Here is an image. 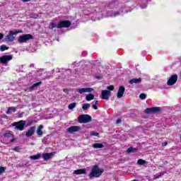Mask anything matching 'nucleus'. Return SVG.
<instances>
[{"mask_svg":"<svg viewBox=\"0 0 181 181\" xmlns=\"http://www.w3.org/2000/svg\"><path fill=\"white\" fill-rule=\"evenodd\" d=\"M103 173H104V169L99 168L98 165H93L89 173V177H100Z\"/></svg>","mask_w":181,"mask_h":181,"instance_id":"obj_1","label":"nucleus"},{"mask_svg":"<svg viewBox=\"0 0 181 181\" xmlns=\"http://www.w3.org/2000/svg\"><path fill=\"white\" fill-rule=\"evenodd\" d=\"M91 119V116H90L89 115H81L78 118L79 124H87L88 122H90Z\"/></svg>","mask_w":181,"mask_h":181,"instance_id":"obj_2","label":"nucleus"},{"mask_svg":"<svg viewBox=\"0 0 181 181\" xmlns=\"http://www.w3.org/2000/svg\"><path fill=\"white\" fill-rule=\"evenodd\" d=\"M18 33H21V32L20 31L13 32L12 30H10L8 35H7L5 37L4 40H6V42H13V40H15V36H16Z\"/></svg>","mask_w":181,"mask_h":181,"instance_id":"obj_3","label":"nucleus"},{"mask_svg":"<svg viewBox=\"0 0 181 181\" xmlns=\"http://www.w3.org/2000/svg\"><path fill=\"white\" fill-rule=\"evenodd\" d=\"M12 125L13 127H16L18 131H23L25 129V125H26V122L25 120H20L17 122H13Z\"/></svg>","mask_w":181,"mask_h":181,"instance_id":"obj_4","label":"nucleus"},{"mask_svg":"<svg viewBox=\"0 0 181 181\" xmlns=\"http://www.w3.org/2000/svg\"><path fill=\"white\" fill-rule=\"evenodd\" d=\"M33 39V36L30 34H26L23 35L19 37L18 42L19 43H25V42H28V40H30Z\"/></svg>","mask_w":181,"mask_h":181,"instance_id":"obj_5","label":"nucleus"},{"mask_svg":"<svg viewBox=\"0 0 181 181\" xmlns=\"http://www.w3.org/2000/svg\"><path fill=\"white\" fill-rule=\"evenodd\" d=\"M160 112V107H153L147 108L145 110L146 114H156V112Z\"/></svg>","mask_w":181,"mask_h":181,"instance_id":"obj_6","label":"nucleus"},{"mask_svg":"<svg viewBox=\"0 0 181 181\" xmlns=\"http://www.w3.org/2000/svg\"><path fill=\"white\" fill-rule=\"evenodd\" d=\"M71 25V22H70L69 21H59V23H58L57 28L59 29L62 28H70Z\"/></svg>","mask_w":181,"mask_h":181,"instance_id":"obj_7","label":"nucleus"},{"mask_svg":"<svg viewBox=\"0 0 181 181\" xmlns=\"http://www.w3.org/2000/svg\"><path fill=\"white\" fill-rule=\"evenodd\" d=\"M13 59V56L12 55H4L0 57V62L3 63V64H6L8 62H11Z\"/></svg>","mask_w":181,"mask_h":181,"instance_id":"obj_8","label":"nucleus"},{"mask_svg":"<svg viewBox=\"0 0 181 181\" xmlns=\"http://www.w3.org/2000/svg\"><path fill=\"white\" fill-rule=\"evenodd\" d=\"M176 81H177V74H174L168 79L167 84L168 86H173L174 84H176Z\"/></svg>","mask_w":181,"mask_h":181,"instance_id":"obj_9","label":"nucleus"},{"mask_svg":"<svg viewBox=\"0 0 181 181\" xmlns=\"http://www.w3.org/2000/svg\"><path fill=\"white\" fill-rule=\"evenodd\" d=\"M81 128L78 126H72L66 129V132L69 134H74V132H78Z\"/></svg>","mask_w":181,"mask_h":181,"instance_id":"obj_10","label":"nucleus"},{"mask_svg":"<svg viewBox=\"0 0 181 181\" xmlns=\"http://www.w3.org/2000/svg\"><path fill=\"white\" fill-rule=\"evenodd\" d=\"M110 97H111V91L103 90H102V97L103 100H110Z\"/></svg>","mask_w":181,"mask_h":181,"instance_id":"obj_11","label":"nucleus"},{"mask_svg":"<svg viewBox=\"0 0 181 181\" xmlns=\"http://www.w3.org/2000/svg\"><path fill=\"white\" fill-rule=\"evenodd\" d=\"M94 89L92 88H82L77 90L79 94H84L85 93H91Z\"/></svg>","mask_w":181,"mask_h":181,"instance_id":"obj_12","label":"nucleus"},{"mask_svg":"<svg viewBox=\"0 0 181 181\" xmlns=\"http://www.w3.org/2000/svg\"><path fill=\"white\" fill-rule=\"evenodd\" d=\"M53 156H54V153H45L42 154L44 160H49V159H52Z\"/></svg>","mask_w":181,"mask_h":181,"instance_id":"obj_13","label":"nucleus"},{"mask_svg":"<svg viewBox=\"0 0 181 181\" xmlns=\"http://www.w3.org/2000/svg\"><path fill=\"white\" fill-rule=\"evenodd\" d=\"M35 131H36V127L33 126L30 127L26 132L25 136L29 138L30 136H32L33 134H35Z\"/></svg>","mask_w":181,"mask_h":181,"instance_id":"obj_14","label":"nucleus"},{"mask_svg":"<svg viewBox=\"0 0 181 181\" xmlns=\"http://www.w3.org/2000/svg\"><path fill=\"white\" fill-rule=\"evenodd\" d=\"M124 93H125V87L119 86L117 92V98H122Z\"/></svg>","mask_w":181,"mask_h":181,"instance_id":"obj_15","label":"nucleus"},{"mask_svg":"<svg viewBox=\"0 0 181 181\" xmlns=\"http://www.w3.org/2000/svg\"><path fill=\"white\" fill-rule=\"evenodd\" d=\"M129 84H139L140 83H142V78H132L129 81Z\"/></svg>","mask_w":181,"mask_h":181,"instance_id":"obj_16","label":"nucleus"},{"mask_svg":"<svg viewBox=\"0 0 181 181\" xmlns=\"http://www.w3.org/2000/svg\"><path fill=\"white\" fill-rule=\"evenodd\" d=\"M93 148L95 149H103V148H104V144L101 143H95L93 145Z\"/></svg>","mask_w":181,"mask_h":181,"instance_id":"obj_17","label":"nucleus"},{"mask_svg":"<svg viewBox=\"0 0 181 181\" xmlns=\"http://www.w3.org/2000/svg\"><path fill=\"white\" fill-rule=\"evenodd\" d=\"M86 169H79L74 171V175H85Z\"/></svg>","mask_w":181,"mask_h":181,"instance_id":"obj_18","label":"nucleus"},{"mask_svg":"<svg viewBox=\"0 0 181 181\" xmlns=\"http://www.w3.org/2000/svg\"><path fill=\"white\" fill-rule=\"evenodd\" d=\"M43 125H40L37 129V135H39L40 136H42L43 135Z\"/></svg>","mask_w":181,"mask_h":181,"instance_id":"obj_19","label":"nucleus"},{"mask_svg":"<svg viewBox=\"0 0 181 181\" xmlns=\"http://www.w3.org/2000/svg\"><path fill=\"white\" fill-rule=\"evenodd\" d=\"M41 158L42 155H40V153L30 156V159H31V160H37V159H40Z\"/></svg>","mask_w":181,"mask_h":181,"instance_id":"obj_20","label":"nucleus"},{"mask_svg":"<svg viewBox=\"0 0 181 181\" xmlns=\"http://www.w3.org/2000/svg\"><path fill=\"white\" fill-rule=\"evenodd\" d=\"M16 112V108L15 107H9L7 110L6 114H12V112Z\"/></svg>","mask_w":181,"mask_h":181,"instance_id":"obj_21","label":"nucleus"},{"mask_svg":"<svg viewBox=\"0 0 181 181\" xmlns=\"http://www.w3.org/2000/svg\"><path fill=\"white\" fill-rule=\"evenodd\" d=\"M86 101H91V100H94V95L92 93H89V94L86 95Z\"/></svg>","mask_w":181,"mask_h":181,"instance_id":"obj_22","label":"nucleus"},{"mask_svg":"<svg viewBox=\"0 0 181 181\" xmlns=\"http://www.w3.org/2000/svg\"><path fill=\"white\" fill-rule=\"evenodd\" d=\"M136 148L130 147L127 150V153H133L134 152H136Z\"/></svg>","mask_w":181,"mask_h":181,"instance_id":"obj_23","label":"nucleus"},{"mask_svg":"<svg viewBox=\"0 0 181 181\" xmlns=\"http://www.w3.org/2000/svg\"><path fill=\"white\" fill-rule=\"evenodd\" d=\"M137 163L139 165H141L144 166V165H146V161L145 160H143V159H139L137 160Z\"/></svg>","mask_w":181,"mask_h":181,"instance_id":"obj_24","label":"nucleus"},{"mask_svg":"<svg viewBox=\"0 0 181 181\" xmlns=\"http://www.w3.org/2000/svg\"><path fill=\"white\" fill-rule=\"evenodd\" d=\"M42 84V82L40 81L38 83H34L32 86L30 87V90H33V88H36V87H39V86Z\"/></svg>","mask_w":181,"mask_h":181,"instance_id":"obj_25","label":"nucleus"},{"mask_svg":"<svg viewBox=\"0 0 181 181\" xmlns=\"http://www.w3.org/2000/svg\"><path fill=\"white\" fill-rule=\"evenodd\" d=\"M90 107V103H86L82 106V109L83 110V111H86V110H88Z\"/></svg>","mask_w":181,"mask_h":181,"instance_id":"obj_26","label":"nucleus"},{"mask_svg":"<svg viewBox=\"0 0 181 181\" xmlns=\"http://www.w3.org/2000/svg\"><path fill=\"white\" fill-rule=\"evenodd\" d=\"M76 105H77V103H71L68 106V108H69V110H73L74 108H76Z\"/></svg>","mask_w":181,"mask_h":181,"instance_id":"obj_27","label":"nucleus"},{"mask_svg":"<svg viewBox=\"0 0 181 181\" xmlns=\"http://www.w3.org/2000/svg\"><path fill=\"white\" fill-rule=\"evenodd\" d=\"M8 49H9L8 47H6V45H2L1 47H0V50L1 52H5V50H8Z\"/></svg>","mask_w":181,"mask_h":181,"instance_id":"obj_28","label":"nucleus"},{"mask_svg":"<svg viewBox=\"0 0 181 181\" xmlns=\"http://www.w3.org/2000/svg\"><path fill=\"white\" fill-rule=\"evenodd\" d=\"M54 28H57V24L54 23H51L49 25V29L53 30Z\"/></svg>","mask_w":181,"mask_h":181,"instance_id":"obj_29","label":"nucleus"},{"mask_svg":"<svg viewBox=\"0 0 181 181\" xmlns=\"http://www.w3.org/2000/svg\"><path fill=\"white\" fill-rule=\"evenodd\" d=\"M139 98L141 100H145L146 98V94L141 93L140 95H139Z\"/></svg>","mask_w":181,"mask_h":181,"instance_id":"obj_30","label":"nucleus"},{"mask_svg":"<svg viewBox=\"0 0 181 181\" xmlns=\"http://www.w3.org/2000/svg\"><path fill=\"white\" fill-rule=\"evenodd\" d=\"M118 15H119V12H113L110 16H112V18L115 17V16H118Z\"/></svg>","mask_w":181,"mask_h":181,"instance_id":"obj_31","label":"nucleus"},{"mask_svg":"<svg viewBox=\"0 0 181 181\" xmlns=\"http://www.w3.org/2000/svg\"><path fill=\"white\" fill-rule=\"evenodd\" d=\"M4 136H6V138H11V136H12V134L6 133V134H4Z\"/></svg>","mask_w":181,"mask_h":181,"instance_id":"obj_32","label":"nucleus"},{"mask_svg":"<svg viewBox=\"0 0 181 181\" xmlns=\"http://www.w3.org/2000/svg\"><path fill=\"white\" fill-rule=\"evenodd\" d=\"M107 90H109L110 91H112V90H114V86L110 85L109 86L107 87Z\"/></svg>","mask_w":181,"mask_h":181,"instance_id":"obj_33","label":"nucleus"},{"mask_svg":"<svg viewBox=\"0 0 181 181\" xmlns=\"http://www.w3.org/2000/svg\"><path fill=\"white\" fill-rule=\"evenodd\" d=\"M163 176V173H160L159 175L155 176V179H159V177H162Z\"/></svg>","mask_w":181,"mask_h":181,"instance_id":"obj_34","label":"nucleus"},{"mask_svg":"<svg viewBox=\"0 0 181 181\" xmlns=\"http://www.w3.org/2000/svg\"><path fill=\"white\" fill-rule=\"evenodd\" d=\"M4 172H5V168L0 167V175H1V173H4Z\"/></svg>","mask_w":181,"mask_h":181,"instance_id":"obj_35","label":"nucleus"},{"mask_svg":"<svg viewBox=\"0 0 181 181\" xmlns=\"http://www.w3.org/2000/svg\"><path fill=\"white\" fill-rule=\"evenodd\" d=\"M90 135L92 136H98L99 134L98 133H95V132H91Z\"/></svg>","mask_w":181,"mask_h":181,"instance_id":"obj_36","label":"nucleus"},{"mask_svg":"<svg viewBox=\"0 0 181 181\" xmlns=\"http://www.w3.org/2000/svg\"><path fill=\"white\" fill-rule=\"evenodd\" d=\"M20 150H21V148L19 147H16L13 148V151H15L16 152H19Z\"/></svg>","mask_w":181,"mask_h":181,"instance_id":"obj_37","label":"nucleus"},{"mask_svg":"<svg viewBox=\"0 0 181 181\" xmlns=\"http://www.w3.org/2000/svg\"><path fill=\"white\" fill-rule=\"evenodd\" d=\"M92 107L93 108V110H98V107H97V105H93L92 106Z\"/></svg>","mask_w":181,"mask_h":181,"instance_id":"obj_38","label":"nucleus"},{"mask_svg":"<svg viewBox=\"0 0 181 181\" xmlns=\"http://www.w3.org/2000/svg\"><path fill=\"white\" fill-rule=\"evenodd\" d=\"M4 39V34L0 33V40H2Z\"/></svg>","mask_w":181,"mask_h":181,"instance_id":"obj_39","label":"nucleus"},{"mask_svg":"<svg viewBox=\"0 0 181 181\" xmlns=\"http://www.w3.org/2000/svg\"><path fill=\"white\" fill-rule=\"evenodd\" d=\"M63 91H64V93H69V89L65 88V89L63 90Z\"/></svg>","mask_w":181,"mask_h":181,"instance_id":"obj_40","label":"nucleus"},{"mask_svg":"<svg viewBox=\"0 0 181 181\" xmlns=\"http://www.w3.org/2000/svg\"><path fill=\"white\" fill-rule=\"evenodd\" d=\"M116 124H121V119H117Z\"/></svg>","mask_w":181,"mask_h":181,"instance_id":"obj_41","label":"nucleus"},{"mask_svg":"<svg viewBox=\"0 0 181 181\" xmlns=\"http://www.w3.org/2000/svg\"><path fill=\"white\" fill-rule=\"evenodd\" d=\"M163 146H166L168 145V142H164L162 144Z\"/></svg>","mask_w":181,"mask_h":181,"instance_id":"obj_42","label":"nucleus"},{"mask_svg":"<svg viewBox=\"0 0 181 181\" xmlns=\"http://www.w3.org/2000/svg\"><path fill=\"white\" fill-rule=\"evenodd\" d=\"M97 104H98V100L95 101V105H97Z\"/></svg>","mask_w":181,"mask_h":181,"instance_id":"obj_43","label":"nucleus"},{"mask_svg":"<svg viewBox=\"0 0 181 181\" xmlns=\"http://www.w3.org/2000/svg\"><path fill=\"white\" fill-rule=\"evenodd\" d=\"M42 142H43V144H46V139H43Z\"/></svg>","mask_w":181,"mask_h":181,"instance_id":"obj_44","label":"nucleus"},{"mask_svg":"<svg viewBox=\"0 0 181 181\" xmlns=\"http://www.w3.org/2000/svg\"><path fill=\"white\" fill-rule=\"evenodd\" d=\"M146 6H147L146 4H145L144 7L141 6V8L144 9L145 8H146Z\"/></svg>","mask_w":181,"mask_h":181,"instance_id":"obj_45","label":"nucleus"},{"mask_svg":"<svg viewBox=\"0 0 181 181\" xmlns=\"http://www.w3.org/2000/svg\"><path fill=\"white\" fill-rule=\"evenodd\" d=\"M28 126L32 125V123L27 124Z\"/></svg>","mask_w":181,"mask_h":181,"instance_id":"obj_46","label":"nucleus"},{"mask_svg":"<svg viewBox=\"0 0 181 181\" xmlns=\"http://www.w3.org/2000/svg\"><path fill=\"white\" fill-rule=\"evenodd\" d=\"M18 117L19 118H22V115H20Z\"/></svg>","mask_w":181,"mask_h":181,"instance_id":"obj_47","label":"nucleus"},{"mask_svg":"<svg viewBox=\"0 0 181 181\" xmlns=\"http://www.w3.org/2000/svg\"><path fill=\"white\" fill-rule=\"evenodd\" d=\"M31 145H35V144L33 143H32Z\"/></svg>","mask_w":181,"mask_h":181,"instance_id":"obj_48","label":"nucleus"},{"mask_svg":"<svg viewBox=\"0 0 181 181\" xmlns=\"http://www.w3.org/2000/svg\"><path fill=\"white\" fill-rule=\"evenodd\" d=\"M11 142H13V140H11Z\"/></svg>","mask_w":181,"mask_h":181,"instance_id":"obj_49","label":"nucleus"}]
</instances>
